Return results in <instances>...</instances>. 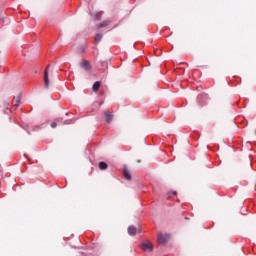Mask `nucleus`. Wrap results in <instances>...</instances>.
<instances>
[{
    "mask_svg": "<svg viewBox=\"0 0 256 256\" xmlns=\"http://www.w3.org/2000/svg\"><path fill=\"white\" fill-rule=\"evenodd\" d=\"M100 87H101V83H100L99 81H96V82L93 84V86H92V90H93L94 92H97V91H99Z\"/></svg>",
    "mask_w": 256,
    "mask_h": 256,
    "instance_id": "nucleus-9",
    "label": "nucleus"
},
{
    "mask_svg": "<svg viewBox=\"0 0 256 256\" xmlns=\"http://www.w3.org/2000/svg\"><path fill=\"white\" fill-rule=\"evenodd\" d=\"M104 117L106 123H111L113 121V113H111L109 110L104 111Z\"/></svg>",
    "mask_w": 256,
    "mask_h": 256,
    "instance_id": "nucleus-6",
    "label": "nucleus"
},
{
    "mask_svg": "<svg viewBox=\"0 0 256 256\" xmlns=\"http://www.w3.org/2000/svg\"><path fill=\"white\" fill-rule=\"evenodd\" d=\"M185 219H186V220H189V218H188V217H186Z\"/></svg>",
    "mask_w": 256,
    "mask_h": 256,
    "instance_id": "nucleus-16",
    "label": "nucleus"
},
{
    "mask_svg": "<svg viewBox=\"0 0 256 256\" xmlns=\"http://www.w3.org/2000/svg\"><path fill=\"white\" fill-rule=\"evenodd\" d=\"M13 105H15L16 107L19 106V103H21V96H17L13 99Z\"/></svg>",
    "mask_w": 256,
    "mask_h": 256,
    "instance_id": "nucleus-10",
    "label": "nucleus"
},
{
    "mask_svg": "<svg viewBox=\"0 0 256 256\" xmlns=\"http://www.w3.org/2000/svg\"><path fill=\"white\" fill-rule=\"evenodd\" d=\"M137 163H141V160H137Z\"/></svg>",
    "mask_w": 256,
    "mask_h": 256,
    "instance_id": "nucleus-15",
    "label": "nucleus"
},
{
    "mask_svg": "<svg viewBox=\"0 0 256 256\" xmlns=\"http://www.w3.org/2000/svg\"><path fill=\"white\" fill-rule=\"evenodd\" d=\"M111 25V21L106 20L100 24L97 25V29H103V27H109Z\"/></svg>",
    "mask_w": 256,
    "mask_h": 256,
    "instance_id": "nucleus-7",
    "label": "nucleus"
},
{
    "mask_svg": "<svg viewBox=\"0 0 256 256\" xmlns=\"http://www.w3.org/2000/svg\"><path fill=\"white\" fill-rule=\"evenodd\" d=\"M51 127H52V129H55V127H57V122H52Z\"/></svg>",
    "mask_w": 256,
    "mask_h": 256,
    "instance_id": "nucleus-13",
    "label": "nucleus"
},
{
    "mask_svg": "<svg viewBox=\"0 0 256 256\" xmlns=\"http://www.w3.org/2000/svg\"><path fill=\"white\" fill-rule=\"evenodd\" d=\"M169 239H171V236L169 234L159 233L157 241H158L159 245H165V244H167Z\"/></svg>",
    "mask_w": 256,
    "mask_h": 256,
    "instance_id": "nucleus-1",
    "label": "nucleus"
},
{
    "mask_svg": "<svg viewBox=\"0 0 256 256\" xmlns=\"http://www.w3.org/2000/svg\"><path fill=\"white\" fill-rule=\"evenodd\" d=\"M80 67L82 69H85L87 71V73H91V71H93V66H91V62H89L88 60L86 59H83L81 62H80Z\"/></svg>",
    "mask_w": 256,
    "mask_h": 256,
    "instance_id": "nucleus-2",
    "label": "nucleus"
},
{
    "mask_svg": "<svg viewBox=\"0 0 256 256\" xmlns=\"http://www.w3.org/2000/svg\"><path fill=\"white\" fill-rule=\"evenodd\" d=\"M123 175L125 179H127V181H131V174L129 173V170H127V168H124Z\"/></svg>",
    "mask_w": 256,
    "mask_h": 256,
    "instance_id": "nucleus-8",
    "label": "nucleus"
},
{
    "mask_svg": "<svg viewBox=\"0 0 256 256\" xmlns=\"http://www.w3.org/2000/svg\"><path fill=\"white\" fill-rule=\"evenodd\" d=\"M141 249L144 251H149V253H151V251H153V243H151V241L149 240H146L142 242Z\"/></svg>",
    "mask_w": 256,
    "mask_h": 256,
    "instance_id": "nucleus-3",
    "label": "nucleus"
},
{
    "mask_svg": "<svg viewBox=\"0 0 256 256\" xmlns=\"http://www.w3.org/2000/svg\"><path fill=\"white\" fill-rule=\"evenodd\" d=\"M137 233H141V226L136 228L135 226H129L128 227V234L131 235L132 237H135Z\"/></svg>",
    "mask_w": 256,
    "mask_h": 256,
    "instance_id": "nucleus-4",
    "label": "nucleus"
},
{
    "mask_svg": "<svg viewBox=\"0 0 256 256\" xmlns=\"http://www.w3.org/2000/svg\"><path fill=\"white\" fill-rule=\"evenodd\" d=\"M101 39H103V35H101V34H96V36H95V41H96V43H99V41H101Z\"/></svg>",
    "mask_w": 256,
    "mask_h": 256,
    "instance_id": "nucleus-12",
    "label": "nucleus"
},
{
    "mask_svg": "<svg viewBox=\"0 0 256 256\" xmlns=\"http://www.w3.org/2000/svg\"><path fill=\"white\" fill-rule=\"evenodd\" d=\"M49 67H51V65H48L44 71V85L46 88L49 87Z\"/></svg>",
    "mask_w": 256,
    "mask_h": 256,
    "instance_id": "nucleus-5",
    "label": "nucleus"
},
{
    "mask_svg": "<svg viewBox=\"0 0 256 256\" xmlns=\"http://www.w3.org/2000/svg\"><path fill=\"white\" fill-rule=\"evenodd\" d=\"M94 19H95V21H98L99 20V14H94Z\"/></svg>",
    "mask_w": 256,
    "mask_h": 256,
    "instance_id": "nucleus-14",
    "label": "nucleus"
},
{
    "mask_svg": "<svg viewBox=\"0 0 256 256\" xmlns=\"http://www.w3.org/2000/svg\"><path fill=\"white\" fill-rule=\"evenodd\" d=\"M109 167V165H107L106 162H100L99 163V169H101L102 171H105V169H107Z\"/></svg>",
    "mask_w": 256,
    "mask_h": 256,
    "instance_id": "nucleus-11",
    "label": "nucleus"
}]
</instances>
